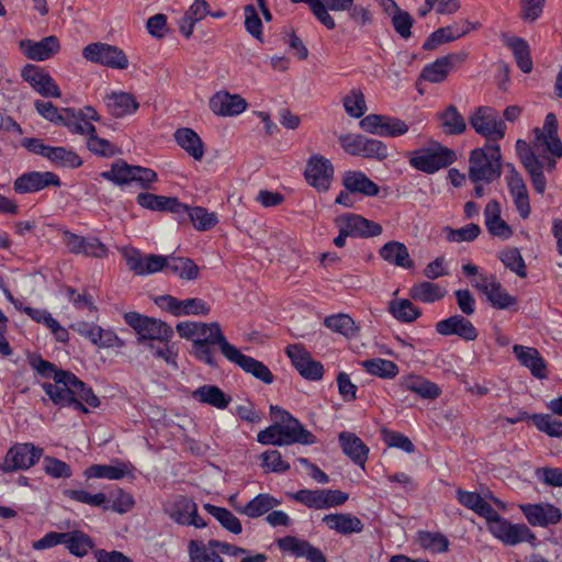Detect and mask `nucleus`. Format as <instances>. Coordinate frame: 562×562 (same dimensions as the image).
<instances>
[{"instance_id": "obj_1", "label": "nucleus", "mask_w": 562, "mask_h": 562, "mask_svg": "<svg viewBox=\"0 0 562 562\" xmlns=\"http://www.w3.org/2000/svg\"><path fill=\"white\" fill-rule=\"evenodd\" d=\"M517 153L532 188L543 194L547 189L544 171L555 168L557 158L562 157V143H517Z\"/></svg>"}, {"instance_id": "obj_2", "label": "nucleus", "mask_w": 562, "mask_h": 562, "mask_svg": "<svg viewBox=\"0 0 562 562\" xmlns=\"http://www.w3.org/2000/svg\"><path fill=\"white\" fill-rule=\"evenodd\" d=\"M54 383H44L43 389L52 402L59 406H71L79 396L91 407L100 405L99 397L91 387L79 380L74 373L59 370L53 375Z\"/></svg>"}, {"instance_id": "obj_3", "label": "nucleus", "mask_w": 562, "mask_h": 562, "mask_svg": "<svg viewBox=\"0 0 562 562\" xmlns=\"http://www.w3.org/2000/svg\"><path fill=\"white\" fill-rule=\"evenodd\" d=\"M213 346H217L222 355L228 359L236 347L227 341L217 322L204 323L202 333L193 339L192 352L196 359L207 366L217 367V359L213 350Z\"/></svg>"}, {"instance_id": "obj_4", "label": "nucleus", "mask_w": 562, "mask_h": 562, "mask_svg": "<svg viewBox=\"0 0 562 562\" xmlns=\"http://www.w3.org/2000/svg\"><path fill=\"white\" fill-rule=\"evenodd\" d=\"M502 175V155L497 145H485L472 150L469 159V178L472 182L491 183Z\"/></svg>"}, {"instance_id": "obj_5", "label": "nucleus", "mask_w": 562, "mask_h": 562, "mask_svg": "<svg viewBox=\"0 0 562 562\" xmlns=\"http://www.w3.org/2000/svg\"><path fill=\"white\" fill-rule=\"evenodd\" d=\"M101 177L119 187L136 183L143 190H153L154 183L158 181L155 170L128 165L122 159L114 161L109 170L102 171Z\"/></svg>"}, {"instance_id": "obj_6", "label": "nucleus", "mask_w": 562, "mask_h": 562, "mask_svg": "<svg viewBox=\"0 0 562 562\" xmlns=\"http://www.w3.org/2000/svg\"><path fill=\"white\" fill-rule=\"evenodd\" d=\"M409 165L424 173L432 175L448 168L457 160V154L440 143H430L427 146L408 153Z\"/></svg>"}, {"instance_id": "obj_7", "label": "nucleus", "mask_w": 562, "mask_h": 562, "mask_svg": "<svg viewBox=\"0 0 562 562\" xmlns=\"http://www.w3.org/2000/svg\"><path fill=\"white\" fill-rule=\"evenodd\" d=\"M124 321L138 334L139 342L144 340L168 342L173 336V329L168 324L137 312L125 313Z\"/></svg>"}, {"instance_id": "obj_8", "label": "nucleus", "mask_w": 562, "mask_h": 562, "mask_svg": "<svg viewBox=\"0 0 562 562\" xmlns=\"http://www.w3.org/2000/svg\"><path fill=\"white\" fill-rule=\"evenodd\" d=\"M44 450L31 442L15 443L5 453L0 471L11 473L19 470H29L43 457Z\"/></svg>"}, {"instance_id": "obj_9", "label": "nucleus", "mask_w": 562, "mask_h": 562, "mask_svg": "<svg viewBox=\"0 0 562 562\" xmlns=\"http://www.w3.org/2000/svg\"><path fill=\"white\" fill-rule=\"evenodd\" d=\"M82 56L91 63L106 66L113 69H126L128 58L117 46L106 43H91L82 49Z\"/></svg>"}, {"instance_id": "obj_10", "label": "nucleus", "mask_w": 562, "mask_h": 562, "mask_svg": "<svg viewBox=\"0 0 562 562\" xmlns=\"http://www.w3.org/2000/svg\"><path fill=\"white\" fill-rule=\"evenodd\" d=\"M469 121L471 126L482 137L503 138L505 136L506 124L494 108H476L471 113Z\"/></svg>"}, {"instance_id": "obj_11", "label": "nucleus", "mask_w": 562, "mask_h": 562, "mask_svg": "<svg viewBox=\"0 0 562 562\" xmlns=\"http://www.w3.org/2000/svg\"><path fill=\"white\" fill-rule=\"evenodd\" d=\"M359 125L364 132L380 137H400L408 131V125L401 119L382 114L366 115Z\"/></svg>"}, {"instance_id": "obj_12", "label": "nucleus", "mask_w": 562, "mask_h": 562, "mask_svg": "<svg viewBox=\"0 0 562 562\" xmlns=\"http://www.w3.org/2000/svg\"><path fill=\"white\" fill-rule=\"evenodd\" d=\"M22 79L27 82L35 92L44 98H60L61 91L47 70L34 64H26L21 69Z\"/></svg>"}, {"instance_id": "obj_13", "label": "nucleus", "mask_w": 562, "mask_h": 562, "mask_svg": "<svg viewBox=\"0 0 562 562\" xmlns=\"http://www.w3.org/2000/svg\"><path fill=\"white\" fill-rule=\"evenodd\" d=\"M31 153L47 158L53 165L61 168H78L82 165L79 155L63 146H49L45 143H23Z\"/></svg>"}, {"instance_id": "obj_14", "label": "nucleus", "mask_w": 562, "mask_h": 562, "mask_svg": "<svg viewBox=\"0 0 562 562\" xmlns=\"http://www.w3.org/2000/svg\"><path fill=\"white\" fill-rule=\"evenodd\" d=\"M334 176L331 162L321 155H313L305 169V178L310 186L318 192H325L329 189Z\"/></svg>"}, {"instance_id": "obj_15", "label": "nucleus", "mask_w": 562, "mask_h": 562, "mask_svg": "<svg viewBox=\"0 0 562 562\" xmlns=\"http://www.w3.org/2000/svg\"><path fill=\"white\" fill-rule=\"evenodd\" d=\"M65 113L66 121L64 126L81 136H90V140H103L95 136V127L91 124L92 121H100L101 119L94 108L86 106L80 112L70 109L65 111Z\"/></svg>"}, {"instance_id": "obj_16", "label": "nucleus", "mask_w": 562, "mask_h": 562, "mask_svg": "<svg viewBox=\"0 0 562 562\" xmlns=\"http://www.w3.org/2000/svg\"><path fill=\"white\" fill-rule=\"evenodd\" d=\"M209 106L217 116L233 117L244 113L248 103L240 94L221 90L210 98Z\"/></svg>"}, {"instance_id": "obj_17", "label": "nucleus", "mask_w": 562, "mask_h": 562, "mask_svg": "<svg viewBox=\"0 0 562 562\" xmlns=\"http://www.w3.org/2000/svg\"><path fill=\"white\" fill-rule=\"evenodd\" d=\"M293 3H306L315 19L328 30L336 27V22L329 11L342 12L351 7L353 0H291Z\"/></svg>"}, {"instance_id": "obj_18", "label": "nucleus", "mask_w": 562, "mask_h": 562, "mask_svg": "<svg viewBox=\"0 0 562 562\" xmlns=\"http://www.w3.org/2000/svg\"><path fill=\"white\" fill-rule=\"evenodd\" d=\"M71 328L99 348H122L124 346V341L113 330L103 329L93 323L78 322Z\"/></svg>"}, {"instance_id": "obj_19", "label": "nucleus", "mask_w": 562, "mask_h": 562, "mask_svg": "<svg viewBox=\"0 0 562 562\" xmlns=\"http://www.w3.org/2000/svg\"><path fill=\"white\" fill-rule=\"evenodd\" d=\"M60 184L59 177L52 171H32L18 177L13 188L16 193L26 194L41 191L50 186L60 187Z\"/></svg>"}, {"instance_id": "obj_20", "label": "nucleus", "mask_w": 562, "mask_h": 562, "mask_svg": "<svg viewBox=\"0 0 562 562\" xmlns=\"http://www.w3.org/2000/svg\"><path fill=\"white\" fill-rule=\"evenodd\" d=\"M293 366L300 374L307 379L317 381L323 378L324 367L319 361L312 359L310 353L300 345H292L286 348Z\"/></svg>"}, {"instance_id": "obj_21", "label": "nucleus", "mask_w": 562, "mask_h": 562, "mask_svg": "<svg viewBox=\"0 0 562 562\" xmlns=\"http://www.w3.org/2000/svg\"><path fill=\"white\" fill-rule=\"evenodd\" d=\"M491 533L507 546L536 540L535 533L525 524H510L504 518L498 520Z\"/></svg>"}, {"instance_id": "obj_22", "label": "nucleus", "mask_w": 562, "mask_h": 562, "mask_svg": "<svg viewBox=\"0 0 562 562\" xmlns=\"http://www.w3.org/2000/svg\"><path fill=\"white\" fill-rule=\"evenodd\" d=\"M505 181L517 212L522 218H528L531 207L527 184L522 176L512 167L505 177Z\"/></svg>"}, {"instance_id": "obj_23", "label": "nucleus", "mask_w": 562, "mask_h": 562, "mask_svg": "<svg viewBox=\"0 0 562 562\" xmlns=\"http://www.w3.org/2000/svg\"><path fill=\"white\" fill-rule=\"evenodd\" d=\"M279 549L295 558H305L310 562H327L324 553L307 540L294 536H285L277 540Z\"/></svg>"}, {"instance_id": "obj_24", "label": "nucleus", "mask_w": 562, "mask_h": 562, "mask_svg": "<svg viewBox=\"0 0 562 562\" xmlns=\"http://www.w3.org/2000/svg\"><path fill=\"white\" fill-rule=\"evenodd\" d=\"M108 113L116 119L133 115L139 108L134 94L125 91H110L103 97Z\"/></svg>"}, {"instance_id": "obj_25", "label": "nucleus", "mask_w": 562, "mask_h": 562, "mask_svg": "<svg viewBox=\"0 0 562 562\" xmlns=\"http://www.w3.org/2000/svg\"><path fill=\"white\" fill-rule=\"evenodd\" d=\"M19 48L29 59L43 61L57 54L60 49V44L58 38L52 35L41 41L22 40L19 43Z\"/></svg>"}, {"instance_id": "obj_26", "label": "nucleus", "mask_w": 562, "mask_h": 562, "mask_svg": "<svg viewBox=\"0 0 562 562\" xmlns=\"http://www.w3.org/2000/svg\"><path fill=\"white\" fill-rule=\"evenodd\" d=\"M436 331L442 336L456 335L465 341L477 338V329L463 315L454 314L436 324Z\"/></svg>"}, {"instance_id": "obj_27", "label": "nucleus", "mask_w": 562, "mask_h": 562, "mask_svg": "<svg viewBox=\"0 0 562 562\" xmlns=\"http://www.w3.org/2000/svg\"><path fill=\"white\" fill-rule=\"evenodd\" d=\"M528 522L532 526L547 527L558 524L562 518L560 508L552 504H522L519 505Z\"/></svg>"}, {"instance_id": "obj_28", "label": "nucleus", "mask_w": 562, "mask_h": 562, "mask_svg": "<svg viewBox=\"0 0 562 562\" xmlns=\"http://www.w3.org/2000/svg\"><path fill=\"white\" fill-rule=\"evenodd\" d=\"M159 303L176 316L207 315L211 311V307L203 300L198 297L178 300L171 295H162L159 297Z\"/></svg>"}, {"instance_id": "obj_29", "label": "nucleus", "mask_w": 562, "mask_h": 562, "mask_svg": "<svg viewBox=\"0 0 562 562\" xmlns=\"http://www.w3.org/2000/svg\"><path fill=\"white\" fill-rule=\"evenodd\" d=\"M465 53H452L447 56L437 58L431 64L424 67L422 77L429 82L439 83L442 82L452 68L465 59Z\"/></svg>"}, {"instance_id": "obj_30", "label": "nucleus", "mask_w": 562, "mask_h": 562, "mask_svg": "<svg viewBox=\"0 0 562 562\" xmlns=\"http://www.w3.org/2000/svg\"><path fill=\"white\" fill-rule=\"evenodd\" d=\"M513 352L521 366L528 368L531 374L537 379H547V363L538 349L521 345H515Z\"/></svg>"}, {"instance_id": "obj_31", "label": "nucleus", "mask_w": 562, "mask_h": 562, "mask_svg": "<svg viewBox=\"0 0 562 562\" xmlns=\"http://www.w3.org/2000/svg\"><path fill=\"white\" fill-rule=\"evenodd\" d=\"M229 362L237 364L245 372L254 375L266 384H271L274 380L273 374L269 368L261 361L256 360L252 357L241 353L239 349H235L234 352L227 359Z\"/></svg>"}, {"instance_id": "obj_32", "label": "nucleus", "mask_w": 562, "mask_h": 562, "mask_svg": "<svg viewBox=\"0 0 562 562\" xmlns=\"http://www.w3.org/2000/svg\"><path fill=\"white\" fill-rule=\"evenodd\" d=\"M340 225L350 236L374 237L382 233V226L357 214H346L339 220Z\"/></svg>"}, {"instance_id": "obj_33", "label": "nucleus", "mask_w": 562, "mask_h": 562, "mask_svg": "<svg viewBox=\"0 0 562 562\" xmlns=\"http://www.w3.org/2000/svg\"><path fill=\"white\" fill-rule=\"evenodd\" d=\"M171 518L184 526H194L196 528H202L206 526V522L199 516L196 504L184 496H180L176 503L172 513L170 514Z\"/></svg>"}, {"instance_id": "obj_34", "label": "nucleus", "mask_w": 562, "mask_h": 562, "mask_svg": "<svg viewBox=\"0 0 562 562\" xmlns=\"http://www.w3.org/2000/svg\"><path fill=\"white\" fill-rule=\"evenodd\" d=\"M468 32L469 22H456L432 32L425 41L423 47L427 50L435 49L445 43H450L464 36Z\"/></svg>"}, {"instance_id": "obj_35", "label": "nucleus", "mask_w": 562, "mask_h": 562, "mask_svg": "<svg viewBox=\"0 0 562 562\" xmlns=\"http://www.w3.org/2000/svg\"><path fill=\"white\" fill-rule=\"evenodd\" d=\"M136 202L139 206L150 211H169L181 214V211L187 209V204L181 203L177 198L156 195L149 192L139 193L136 196Z\"/></svg>"}, {"instance_id": "obj_36", "label": "nucleus", "mask_w": 562, "mask_h": 562, "mask_svg": "<svg viewBox=\"0 0 562 562\" xmlns=\"http://www.w3.org/2000/svg\"><path fill=\"white\" fill-rule=\"evenodd\" d=\"M485 226L491 235L508 239L513 235L512 227L501 217V205L496 200L490 201L484 210Z\"/></svg>"}, {"instance_id": "obj_37", "label": "nucleus", "mask_w": 562, "mask_h": 562, "mask_svg": "<svg viewBox=\"0 0 562 562\" xmlns=\"http://www.w3.org/2000/svg\"><path fill=\"white\" fill-rule=\"evenodd\" d=\"M134 467L128 462L115 461L113 464H93L86 469L85 476L88 479L120 480L132 475Z\"/></svg>"}, {"instance_id": "obj_38", "label": "nucleus", "mask_w": 562, "mask_h": 562, "mask_svg": "<svg viewBox=\"0 0 562 562\" xmlns=\"http://www.w3.org/2000/svg\"><path fill=\"white\" fill-rule=\"evenodd\" d=\"M379 255L384 261L395 267L412 269L415 266L407 247L401 241L392 240L384 244L379 249Z\"/></svg>"}, {"instance_id": "obj_39", "label": "nucleus", "mask_w": 562, "mask_h": 562, "mask_svg": "<svg viewBox=\"0 0 562 562\" xmlns=\"http://www.w3.org/2000/svg\"><path fill=\"white\" fill-rule=\"evenodd\" d=\"M278 425L280 426V431L285 446L292 443L313 445L316 442V437L310 430L305 429V427L295 417Z\"/></svg>"}, {"instance_id": "obj_40", "label": "nucleus", "mask_w": 562, "mask_h": 562, "mask_svg": "<svg viewBox=\"0 0 562 562\" xmlns=\"http://www.w3.org/2000/svg\"><path fill=\"white\" fill-rule=\"evenodd\" d=\"M398 385L402 390L416 393L426 400H435L441 393L437 384L415 374L402 376Z\"/></svg>"}, {"instance_id": "obj_41", "label": "nucleus", "mask_w": 562, "mask_h": 562, "mask_svg": "<svg viewBox=\"0 0 562 562\" xmlns=\"http://www.w3.org/2000/svg\"><path fill=\"white\" fill-rule=\"evenodd\" d=\"M342 184L347 191L366 196H376L380 192L379 186L361 171L345 172Z\"/></svg>"}, {"instance_id": "obj_42", "label": "nucleus", "mask_w": 562, "mask_h": 562, "mask_svg": "<svg viewBox=\"0 0 562 562\" xmlns=\"http://www.w3.org/2000/svg\"><path fill=\"white\" fill-rule=\"evenodd\" d=\"M323 521L333 530L341 535L359 533L364 525L355 515L349 513L329 514L324 516Z\"/></svg>"}, {"instance_id": "obj_43", "label": "nucleus", "mask_w": 562, "mask_h": 562, "mask_svg": "<svg viewBox=\"0 0 562 562\" xmlns=\"http://www.w3.org/2000/svg\"><path fill=\"white\" fill-rule=\"evenodd\" d=\"M281 501L270 494H258L244 506H235V509L249 518H258L268 514L274 507L279 506Z\"/></svg>"}, {"instance_id": "obj_44", "label": "nucleus", "mask_w": 562, "mask_h": 562, "mask_svg": "<svg viewBox=\"0 0 562 562\" xmlns=\"http://www.w3.org/2000/svg\"><path fill=\"white\" fill-rule=\"evenodd\" d=\"M339 441L345 454H347L356 464L364 465L368 459V447L363 441L352 432H341Z\"/></svg>"}, {"instance_id": "obj_45", "label": "nucleus", "mask_w": 562, "mask_h": 562, "mask_svg": "<svg viewBox=\"0 0 562 562\" xmlns=\"http://www.w3.org/2000/svg\"><path fill=\"white\" fill-rule=\"evenodd\" d=\"M192 397L200 403L211 405L218 409L226 408L232 398L226 395L218 386L205 384L198 387L192 393Z\"/></svg>"}, {"instance_id": "obj_46", "label": "nucleus", "mask_w": 562, "mask_h": 562, "mask_svg": "<svg viewBox=\"0 0 562 562\" xmlns=\"http://www.w3.org/2000/svg\"><path fill=\"white\" fill-rule=\"evenodd\" d=\"M505 44L512 49L517 66L521 71L528 74L532 70L533 64L530 57L529 44L526 40L517 36L505 38Z\"/></svg>"}, {"instance_id": "obj_47", "label": "nucleus", "mask_w": 562, "mask_h": 562, "mask_svg": "<svg viewBox=\"0 0 562 562\" xmlns=\"http://www.w3.org/2000/svg\"><path fill=\"white\" fill-rule=\"evenodd\" d=\"M64 537L63 544L66 546L71 554L79 558L87 555L94 547V542L91 537L81 530L64 532Z\"/></svg>"}, {"instance_id": "obj_48", "label": "nucleus", "mask_w": 562, "mask_h": 562, "mask_svg": "<svg viewBox=\"0 0 562 562\" xmlns=\"http://www.w3.org/2000/svg\"><path fill=\"white\" fill-rule=\"evenodd\" d=\"M341 103L347 115L352 119H363L368 111L366 97L360 88L350 89L341 98Z\"/></svg>"}, {"instance_id": "obj_49", "label": "nucleus", "mask_w": 562, "mask_h": 562, "mask_svg": "<svg viewBox=\"0 0 562 562\" xmlns=\"http://www.w3.org/2000/svg\"><path fill=\"white\" fill-rule=\"evenodd\" d=\"M167 271L187 281L196 280L200 276L198 265L192 259L186 257L169 256Z\"/></svg>"}, {"instance_id": "obj_50", "label": "nucleus", "mask_w": 562, "mask_h": 562, "mask_svg": "<svg viewBox=\"0 0 562 562\" xmlns=\"http://www.w3.org/2000/svg\"><path fill=\"white\" fill-rule=\"evenodd\" d=\"M447 291L437 283L423 281L414 284L409 290V296L423 303H434L445 297Z\"/></svg>"}, {"instance_id": "obj_51", "label": "nucleus", "mask_w": 562, "mask_h": 562, "mask_svg": "<svg viewBox=\"0 0 562 562\" xmlns=\"http://www.w3.org/2000/svg\"><path fill=\"white\" fill-rule=\"evenodd\" d=\"M181 213L188 214L194 228L199 232L210 231L218 223L217 214L203 206L190 207L187 205V209L182 210Z\"/></svg>"}, {"instance_id": "obj_52", "label": "nucleus", "mask_w": 562, "mask_h": 562, "mask_svg": "<svg viewBox=\"0 0 562 562\" xmlns=\"http://www.w3.org/2000/svg\"><path fill=\"white\" fill-rule=\"evenodd\" d=\"M441 127L447 135H458L464 132L467 124L464 117L454 105L448 106L438 114Z\"/></svg>"}, {"instance_id": "obj_53", "label": "nucleus", "mask_w": 562, "mask_h": 562, "mask_svg": "<svg viewBox=\"0 0 562 562\" xmlns=\"http://www.w3.org/2000/svg\"><path fill=\"white\" fill-rule=\"evenodd\" d=\"M361 366L368 373L381 379H393L400 372L395 362L382 358L364 360L361 362Z\"/></svg>"}, {"instance_id": "obj_54", "label": "nucleus", "mask_w": 562, "mask_h": 562, "mask_svg": "<svg viewBox=\"0 0 562 562\" xmlns=\"http://www.w3.org/2000/svg\"><path fill=\"white\" fill-rule=\"evenodd\" d=\"M389 312L402 323L414 322L422 314L420 310L407 299L392 300L389 304Z\"/></svg>"}, {"instance_id": "obj_55", "label": "nucleus", "mask_w": 562, "mask_h": 562, "mask_svg": "<svg viewBox=\"0 0 562 562\" xmlns=\"http://www.w3.org/2000/svg\"><path fill=\"white\" fill-rule=\"evenodd\" d=\"M324 325L347 338L355 337L359 330L355 321L347 314L328 316L324 319Z\"/></svg>"}, {"instance_id": "obj_56", "label": "nucleus", "mask_w": 562, "mask_h": 562, "mask_svg": "<svg viewBox=\"0 0 562 562\" xmlns=\"http://www.w3.org/2000/svg\"><path fill=\"white\" fill-rule=\"evenodd\" d=\"M493 307L506 310L517 304V299L510 295L495 278H492V285L485 294Z\"/></svg>"}, {"instance_id": "obj_57", "label": "nucleus", "mask_w": 562, "mask_h": 562, "mask_svg": "<svg viewBox=\"0 0 562 562\" xmlns=\"http://www.w3.org/2000/svg\"><path fill=\"white\" fill-rule=\"evenodd\" d=\"M417 542L423 549L432 553L447 552L450 544L445 535L431 531H419L417 533Z\"/></svg>"}, {"instance_id": "obj_58", "label": "nucleus", "mask_w": 562, "mask_h": 562, "mask_svg": "<svg viewBox=\"0 0 562 562\" xmlns=\"http://www.w3.org/2000/svg\"><path fill=\"white\" fill-rule=\"evenodd\" d=\"M204 509L211 514L218 522L228 531L238 535L241 532V524L239 519L228 509L212 504H205Z\"/></svg>"}, {"instance_id": "obj_59", "label": "nucleus", "mask_w": 562, "mask_h": 562, "mask_svg": "<svg viewBox=\"0 0 562 562\" xmlns=\"http://www.w3.org/2000/svg\"><path fill=\"white\" fill-rule=\"evenodd\" d=\"M531 420L539 431L550 437L562 438V422L552 415L533 414L531 415Z\"/></svg>"}, {"instance_id": "obj_60", "label": "nucleus", "mask_w": 562, "mask_h": 562, "mask_svg": "<svg viewBox=\"0 0 562 562\" xmlns=\"http://www.w3.org/2000/svg\"><path fill=\"white\" fill-rule=\"evenodd\" d=\"M498 258L507 269L515 272L518 277L525 278L527 276L525 260L517 248H507L501 251Z\"/></svg>"}, {"instance_id": "obj_61", "label": "nucleus", "mask_w": 562, "mask_h": 562, "mask_svg": "<svg viewBox=\"0 0 562 562\" xmlns=\"http://www.w3.org/2000/svg\"><path fill=\"white\" fill-rule=\"evenodd\" d=\"M34 106H35L36 112L42 117H44L45 120H47L52 123L59 124V125L65 124V121H66V119L64 116V114H66L65 111L70 110V108L58 109L52 102L43 101V100H36L34 102Z\"/></svg>"}, {"instance_id": "obj_62", "label": "nucleus", "mask_w": 562, "mask_h": 562, "mask_svg": "<svg viewBox=\"0 0 562 562\" xmlns=\"http://www.w3.org/2000/svg\"><path fill=\"white\" fill-rule=\"evenodd\" d=\"M190 562H224L215 551H209L202 541L191 540L189 542Z\"/></svg>"}, {"instance_id": "obj_63", "label": "nucleus", "mask_w": 562, "mask_h": 562, "mask_svg": "<svg viewBox=\"0 0 562 562\" xmlns=\"http://www.w3.org/2000/svg\"><path fill=\"white\" fill-rule=\"evenodd\" d=\"M446 238L450 243L473 241L481 233L477 224L470 223L461 228L446 227Z\"/></svg>"}, {"instance_id": "obj_64", "label": "nucleus", "mask_w": 562, "mask_h": 562, "mask_svg": "<svg viewBox=\"0 0 562 562\" xmlns=\"http://www.w3.org/2000/svg\"><path fill=\"white\" fill-rule=\"evenodd\" d=\"M180 145L198 161L213 162L218 156V150L211 148L206 143H180Z\"/></svg>"}]
</instances>
